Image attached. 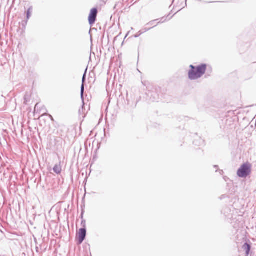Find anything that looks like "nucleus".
I'll list each match as a JSON object with an SVG mask.
<instances>
[{
    "mask_svg": "<svg viewBox=\"0 0 256 256\" xmlns=\"http://www.w3.org/2000/svg\"><path fill=\"white\" fill-rule=\"evenodd\" d=\"M170 14H168L166 16H164V17L160 18V19H159L160 21L156 24H155L154 26V27L156 26L159 24H162V23H164V22H166L167 20V18L170 16Z\"/></svg>",
    "mask_w": 256,
    "mask_h": 256,
    "instance_id": "nucleus-11",
    "label": "nucleus"
},
{
    "mask_svg": "<svg viewBox=\"0 0 256 256\" xmlns=\"http://www.w3.org/2000/svg\"><path fill=\"white\" fill-rule=\"evenodd\" d=\"M87 69H88L87 68L86 69L85 72L83 74L82 78V84H84L86 82Z\"/></svg>",
    "mask_w": 256,
    "mask_h": 256,
    "instance_id": "nucleus-13",
    "label": "nucleus"
},
{
    "mask_svg": "<svg viewBox=\"0 0 256 256\" xmlns=\"http://www.w3.org/2000/svg\"><path fill=\"white\" fill-rule=\"evenodd\" d=\"M142 34V32H140V30L134 36V37L136 38H137L139 37Z\"/></svg>",
    "mask_w": 256,
    "mask_h": 256,
    "instance_id": "nucleus-20",
    "label": "nucleus"
},
{
    "mask_svg": "<svg viewBox=\"0 0 256 256\" xmlns=\"http://www.w3.org/2000/svg\"><path fill=\"white\" fill-rule=\"evenodd\" d=\"M214 167L215 168H218V166H216V165H215V166H214Z\"/></svg>",
    "mask_w": 256,
    "mask_h": 256,
    "instance_id": "nucleus-30",
    "label": "nucleus"
},
{
    "mask_svg": "<svg viewBox=\"0 0 256 256\" xmlns=\"http://www.w3.org/2000/svg\"><path fill=\"white\" fill-rule=\"evenodd\" d=\"M28 20H27V19H26V20H24L22 21V26L24 28H26V26L27 25V24H28Z\"/></svg>",
    "mask_w": 256,
    "mask_h": 256,
    "instance_id": "nucleus-17",
    "label": "nucleus"
},
{
    "mask_svg": "<svg viewBox=\"0 0 256 256\" xmlns=\"http://www.w3.org/2000/svg\"><path fill=\"white\" fill-rule=\"evenodd\" d=\"M137 103L138 101L134 104L131 105V106L132 108H134L136 106Z\"/></svg>",
    "mask_w": 256,
    "mask_h": 256,
    "instance_id": "nucleus-23",
    "label": "nucleus"
},
{
    "mask_svg": "<svg viewBox=\"0 0 256 256\" xmlns=\"http://www.w3.org/2000/svg\"><path fill=\"white\" fill-rule=\"evenodd\" d=\"M53 170L56 174H60L62 172V168L60 166L56 164L53 168Z\"/></svg>",
    "mask_w": 256,
    "mask_h": 256,
    "instance_id": "nucleus-10",
    "label": "nucleus"
},
{
    "mask_svg": "<svg viewBox=\"0 0 256 256\" xmlns=\"http://www.w3.org/2000/svg\"><path fill=\"white\" fill-rule=\"evenodd\" d=\"M80 98L82 100V104L84 105V94L80 93Z\"/></svg>",
    "mask_w": 256,
    "mask_h": 256,
    "instance_id": "nucleus-22",
    "label": "nucleus"
},
{
    "mask_svg": "<svg viewBox=\"0 0 256 256\" xmlns=\"http://www.w3.org/2000/svg\"><path fill=\"white\" fill-rule=\"evenodd\" d=\"M222 212L225 216L226 218H230V216H231V210L230 208L228 206H226L224 208Z\"/></svg>",
    "mask_w": 256,
    "mask_h": 256,
    "instance_id": "nucleus-6",
    "label": "nucleus"
},
{
    "mask_svg": "<svg viewBox=\"0 0 256 256\" xmlns=\"http://www.w3.org/2000/svg\"><path fill=\"white\" fill-rule=\"evenodd\" d=\"M26 98L25 97V98H24V102H26Z\"/></svg>",
    "mask_w": 256,
    "mask_h": 256,
    "instance_id": "nucleus-31",
    "label": "nucleus"
},
{
    "mask_svg": "<svg viewBox=\"0 0 256 256\" xmlns=\"http://www.w3.org/2000/svg\"><path fill=\"white\" fill-rule=\"evenodd\" d=\"M173 16H170V18H169V20H170L171 18H172Z\"/></svg>",
    "mask_w": 256,
    "mask_h": 256,
    "instance_id": "nucleus-32",
    "label": "nucleus"
},
{
    "mask_svg": "<svg viewBox=\"0 0 256 256\" xmlns=\"http://www.w3.org/2000/svg\"><path fill=\"white\" fill-rule=\"evenodd\" d=\"M152 28H154V26L151 28H142V30H140L142 32V34H144V33L146 32L147 31H148L149 30L152 29Z\"/></svg>",
    "mask_w": 256,
    "mask_h": 256,
    "instance_id": "nucleus-16",
    "label": "nucleus"
},
{
    "mask_svg": "<svg viewBox=\"0 0 256 256\" xmlns=\"http://www.w3.org/2000/svg\"><path fill=\"white\" fill-rule=\"evenodd\" d=\"M82 117H83V118H84V117H85V115L82 116Z\"/></svg>",
    "mask_w": 256,
    "mask_h": 256,
    "instance_id": "nucleus-33",
    "label": "nucleus"
},
{
    "mask_svg": "<svg viewBox=\"0 0 256 256\" xmlns=\"http://www.w3.org/2000/svg\"><path fill=\"white\" fill-rule=\"evenodd\" d=\"M242 248H243L244 250H245L246 254L247 256H248L250 254V249H251L250 244L247 242H246L243 245Z\"/></svg>",
    "mask_w": 256,
    "mask_h": 256,
    "instance_id": "nucleus-7",
    "label": "nucleus"
},
{
    "mask_svg": "<svg viewBox=\"0 0 256 256\" xmlns=\"http://www.w3.org/2000/svg\"><path fill=\"white\" fill-rule=\"evenodd\" d=\"M32 10H33V8H32V6H30L28 8V10L26 12V19H27V20H28L31 17Z\"/></svg>",
    "mask_w": 256,
    "mask_h": 256,
    "instance_id": "nucleus-9",
    "label": "nucleus"
},
{
    "mask_svg": "<svg viewBox=\"0 0 256 256\" xmlns=\"http://www.w3.org/2000/svg\"><path fill=\"white\" fill-rule=\"evenodd\" d=\"M148 95L152 102H158L159 99V96L154 92H148Z\"/></svg>",
    "mask_w": 256,
    "mask_h": 256,
    "instance_id": "nucleus-5",
    "label": "nucleus"
},
{
    "mask_svg": "<svg viewBox=\"0 0 256 256\" xmlns=\"http://www.w3.org/2000/svg\"><path fill=\"white\" fill-rule=\"evenodd\" d=\"M84 146L85 148L86 154V153H88V146L90 148L91 146V145L84 144Z\"/></svg>",
    "mask_w": 256,
    "mask_h": 256,
    "instance_id": "nucleus-19",
    "label": "nucleus"
},
{
    "mask_svg": "<svg viewBox=\"0 0 256 256\" xmlns=\"http://www.w3.org/2000/svg\"><path fill=\"white\" fill-rule=\"evenodd\" d=\"M49 116L52 120H54L53 117L51 115L49 114Z\"/></svg>",
    "mask_w": 256,
    "mask_h": 256,
    "instance_id": "nucleus-27",
    "label": "nucleus"
},
{
    "mask_svg": "<svg viewBox=\"0 0 256 256\" xmlns=\"http://www.w3.org/2000/svg\"><path fill=\"white\" fill-rule=\"evenodd\" d=\"M226 198V195L224 194V195H222L220 197V199H222V198Z\"/></svg>",
    "mask_w": 256,
    "mask_h": 256,
    "instance_id": "nucleus-26",
    "label": "nucleus"
},
{
    "mask_svg": "<svg viewBox=\"0 0 256 256\" xmlns=\"http://www.w3.org/2000/svg\"><path fill=\"white\" fill-rule=\"evenodd\" d=\"M78 148H80V151H81V150H82V147Z\"/></svg>",
    "mask_w": 256,
    "mask_h": 256,
    "instance_id": "nucleus-29",
    "label": "nucleus"
},
{
    "mask_svg": "<svg viewBox=\"0 0 256 256\" xmlns=\"http://www.w3.org/2000/svg\"><path fill=\"white\" fill-rule=\"evenodd\" d=\"M86 228H80L76 234L77 244H82L86 239Z\"/></svg>",
    "mask_w": 256,
    "mask_h": 256,
    "instance_id": "nucleus-3",
    "label": "nucleus"
},
{
    "mask_svg": "<svg viewBox=\"0 0 256 256\" xmlns=\"http://www.w3.org/2000/svg\"><path fill=\"white\" fill-rule=\"evenodd\" d=\"M100 145H96V150L94 151L95 154L94 156V158L96 156V152H97L98 150L100 148Z\"/></svg>",
    "mask_w": 256,
    "mask_h": 256,
    "instance_id": "nucleus-21",
    "label": "nucleus"
},
{
    "mask_svg": "<svg viewBox=\"0 0 256 256\" xmlns=\"http://www.w3.org/2000/svg\"><path fill=\"white\" fill-rule=\"evenodd\" d=\"M85 110L84 105L82 104V106L81 108L79 110L78 113L79 114L80 116L82 114H84V110Z\"/></svg>",
    "mask_w": 256,
    "mask_h": 256,
    "instance_id": "nucleus-12",
    "label": "nucleus"
},
{
    "mask_svg": "<svg viewBox=\"0 0 256 256\" xmlns=\"http://www.w3.org/2000/svg\"><path fill=\"white\" fill-rule=\"evenodd\" d=\"M158 20H159V19H156V20H151L150 22H148L146 26H153L154 24V23L158 21Z\"/></svg>",
    "mask_w": 256,
    "mask_h": 256,
    "instance_id": "nucleus-14",
    "label": "nucleus"
},
{
    "mask_svg": "<svg viewBox=\"0 0 256 256\" xmlns=\"http://www.w3.org/2000/svg\"><path fill=\"white\" fill-rule=\"evenodd\" d=\"M98 13V10L96 8H94L91 9L88 18V22L90 26H93L96 22Z\"/></svg>",
    "mask_w": 256,
    "mask_h": 256,
    "instance_id": "nucleus-4",
    "label": "nucleus"
},
{
    "mask_svg": "<svg viewBox=\"0 0 256 256\" xmlns=\"http://www.w3.org/2000/svg\"><path fill=\"white\" fill-rule=\"evenodd\" d=\"M251 172V165L249 163H244L238 169L237 174L240 178H245Z\"/></svg>",
    "mask_w": 256,
    "mask_h": 256,
    "instance_id": "nucleus-2",
    "label": "nucleus"
},
{
    "mask_svg": "<svg viewBox=\"0 0 256 256\" xmlns=\"http://www.w3.org/2000/svg\"><path fill=\"white\" fill-rule=\"evenodd\" d=\"M84 84H82L80 88V93L84 94Z\"/></svg>",
    "mask_w": 256,
    "mask_h": 256,
    "instance_id": "nucleus-18",
    "label": "nucleus"
},
{
    "mask_svg": "<svg viewBox=\"0 0 256 256\" xmlns=\"http://www.w3.org/2000/svg\"><path fill=\"white\" fill-rule=\"evenodd\" d=\"M36 252H38V253H39L40 252V250H39V248L38 246H36Z\"/></svg>",
    "mask_w": 256,
    "mask_h": 256,
    "instance_id": "nucleus-25",
    "label": "nucleus"
},
{
    "mask_svg": "<svg viewBox=\"0 0 256 256\" xmlns=\"http://www.w3.org/2000/svg\"><path fill=\"white\" fill-rule=\"evenodd\" d=\"M190 68L188 72V78L190 80H196L200 78L205 74L207 70V64H201L197 66L190 64Z\"/></svg>",
    "mask_w": 256,
    "mask_h": 256,
    "instance_id": "nucleus-1",
    "label": "nucleus"
},
{
    "mask_svg": "<svg viewBox=\"0 0 256 256\" xmlns=\"http://www.w3.org/2000/svg\"><path fill=\"white\" fill-rule=\"evenodd\" d=\"M55 144H57L58 143L62 144L63 142V140L60 138H57L56 139H55Z\"/></svg>",
    "mask_w": 256,
    "mask_h": 256,
    "instance_id": "nucleus-15",
    "label": "nucleus"
},
{
    "mask_svg": "<svg viewBox=\"0 0 256 256\" xmlns=\"http://www.w3.org/2000/svg\"><path fill=\"white\" fill-rule=\"evenodd\" d=\"M94 148V144H92V150H93Z\"/></svg>",
    "mask_w": 256,
    "mask_h": 256,
    "instance_id": "nucleus-28",
    "label": "nucleus"
},
{
    "mask_svg": "<svg viewBox=\"0 0 256 256\" xmlns=\"http://www.w3.org/2000/svg\"><path fill=\"white\" fill-rule=\"evenodd\" d=\"M126 100L128 102V105H130V100L128 98V96H127Z\"/></svg>",
    "mask_w": 256,
    "mask_h": 256,
    "instance_id": "nucleus-24",
    "label": "nucleus"
},
{
    "mask_svg": "<svg viewBox=\"0 0 256 256\" xmlns=\"http://www.w3.org/2000/svg\"><path fill=\"white\" fill-rule=\"evenodd\" d=\"M81 207L82 208V212H81V214H80V217H81V218L82 219L81 224L82 226V228H86V220H84L83 219L84 214V210L83 208V207H84V205L83 206H81Z\"/></svg>",
    "mask_w": 256,
    "mask_h": 256,
    "instance_id": "nucleus-8",
    "label": "nucleus"
},
{
    "mask_svg": "<svg viewBox=\"0 0 256 256\" xmlns=\"http://www.w3.org/2000/svg\"><path fill=\"white\" fill-rule=\"evenodd\" d=\"M0 146H2V145H0Z\"/></svg>",
    "mask_w": 256,
    "mask_h": 256,
    "instance_id": "nucleus-34",
    "label": "nucleus"
}]
</instances>
